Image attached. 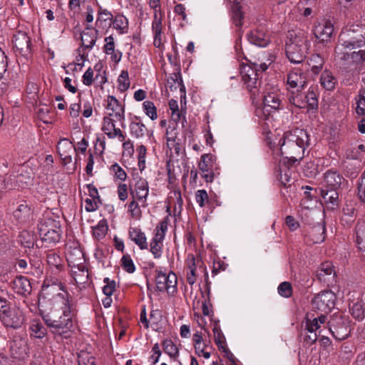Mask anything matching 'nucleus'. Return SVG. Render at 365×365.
<instances>
[{"label": "nucleus", "instance_id": "nucleus-1", "mask_svg": "<svg viewBox=\"0 0 365 365\" xmlns=\"http://www.w3.org/2000/svg\"><path fill=\"white\" fill-rule=\"evenodd\" d=\"M51 281V284L48 279L43 282L42 292L46 298L50 296L51 298L43 299L39 302L38 308H30V311L38 309L46 325L52 329L54 334L66 337L65 334L73 327L72 304L63 284L56 279Z\"/></svg>", "mask_w": 365, "mask_h": 365}, {"label": "nucleus", "instance_id": "nucleus-2", "mask_svg": "<svg viewBox=\"0 0 365 365\" xmlns=\"http://www.w3.org/2000/svg\"><path fill=\"white\" fill-rule=\"evenodd\" d=\"M279 144L282 155L281 164L285 167L287 165L293 166L304 158L305 149L309 145V135L304 129L295 128L285 132Z\"/></svg>", "mask_w": 365, "mask_h": 365}, {"label": "nucleus", "instance_id": "nucleus-3", "mask_svg": "<svg viewBox=\"0 0 365 365\" xmlns=\"http://www.w3.org/2000/svg\"><path fill=\"white\" fill-rule=\"evenodd\" d=\"M310 43L307 34L302 30L289 31L285 42L286 55L293 63H302L306 58Z\"/></svg>", "mask_w": 365, "mask_h": 365}, {"label": "nucleus", "instance_id": "nucleus-4", "mask_svg": "<svg viewBox=\"0 0 365 365\" xmlns=\"http://www.w3.org/2000/svg\"><path fill=\"white\" fill-rule=\"evenodd\" d=\"M365 45V39L363 36L349 29H344L341 31L338 44L335 48V53H339L344 58V52L347 48H359Z\"/></svg>", "mask_w": 365, "mask_h": 365}, {"label": "nucleus", "instance_id": "nucleus-5", "mask_svg": "<svg viewBox=\"0 0 365 365\" xmlns=\"http://www.w3.org/2000/svg\"><path fill=\"white\" fill-rule=\"evenodd\" d=\"M268 66L265 63L253 62L250 65H244L241 68V76L244 83L247 89L252 92L253 89L257 88L260 84L259 76L265 71Z\"/></svg>", "mask_w": 365, "mask_h": 365}, {"label": "nucleus", "instance_id": "nucleus-6", "mask_svg": "<svg viewBox=\"0 0 365 365\" xmlns=\"http://www.w3.org/2000/svg\"><path fill=\"white\" fill-rule=\"evenodd\" d=\"M283 94L277 87H267L264 91V110L275 112L283 108Z\"/></svg>", "mask_w": 365, "mask_h": 365}, {"label": "nucleus", "instance_id": "nucleus-7", "mask_svg": "<svg viewBox=\"0 0 365 365\" xmlns=\"http://www.w3.org/2000/svg\"><path fill=\"white\" fill-rule=\"evenodd\" d=\"M155 284L158 291H166L168 294H173L177 291L178 278L173 272L166 274L162 271H157Z\"/></svg>", "mask_w": 365, "mask_h": 365}, {"label": "nucleus", "instance_id": "nucleus-8", "mask_svg": "<svg viewBox=\"0 0 365 365\" xmlns=\"http://www.w3.org/2000/svg\"><path fill=\"white\" fill-rule=\"evenodd\" d=\"M335 300L336 296L333 292L322 291L312 299V308L327 314L334 307Z\"/></svg>", "mask_w": 365, "mask_h": 365}, {"label": "nucleus", "instance_id": "nucleus-9", "mask_svg": "<svg viewBox=\"0 0 365 365\" xmlns=\"http://www.w3.org/2000/svg\"><path fill=\"white\" fill-rule=\"evenodd\" d=\"M38 230L42 241L46 243L55 244L60 240L61 227L58 223L55 221H49L41 224Z\"/></svg>", "mask_w": 365, "mask_h": 365}, {"label": "nucleus", "instance_id": "nucleus-10", "mask_svg": "<svg viewBox=\"0 0 365 365\" xmlns=\"http://www.w3.org/2000/svg\"><path fill=\"white\" fill-rule=\"evenodd\" d=\"M329 329L332 336L339 341L346 339L350 334V327L341 316H335L330 319Z\"/></svg>", "mask_w": 365, "mask_h": 365}, {"label": "nucleus", "instance_id": "nucleus-11", "mask_svg": "<svg viewBox=\"0 0 365 365\" xmlns=\"http://www.w3.org/2000/svg\"><path fill=\"white\" fill-rule=\"evenodd\" d=\"M317 279L327 286L336 282V273L334 267L330 262L322 263L317 271Z\"/></svg>", "mask_w": 365, "mask_h": 365}, {"label": "nucleus", "instance_id": "nucleus-12", "mask_svg": "<svg viewBox=\"0 0 365 365\" xmlns=\"http://www.w3.org/2000/svg\"><path fill=\"white\" fill-rule=\"evenodd\" d=\"M307 84V77L301 70H294L287 75V85L289 91H301Z\"/></svg>", "mask_w": 365, "mask_h": 365}, {"label": "nucleus", "instance_id": "nucleus-13", "mask_svg": "<svg viewBox=\"0 0 365 365\" xmlns=\"http://www.w3.org/2000/svg\"><path fill=\"white\" fill-rule=\"evenodd\" d=\"M130 195L133 199L140 201L143 207L147 206V197L149 193L148 182L144 178H140L135 184L133 189L130 187Z\"/></svg>", "mask_w": 365, "mask_h": 365}, {"label": "nucleus", "instance_id": "nucleus-14", "mask_svg": "<svg viewBox=\"0 0 365 365\" xmlns=\"http://www.w3.org/2000/svg\"><path fill=\"white\" fill-rule=\"evenodd\" d=\"M57 152L64 164H68L72 161L71 153L76 151L73 143L67 138H61L57 145Z\"/></svg>", "mask_w": 365, "mask_h": 365}, {"label": "nucleus", "instance_id": "nucleus-15", "mask_svg": "<svg viewBox=\"0 0 365 365\" xmlns=\"http://www.w3.org/2000/svg\"><path fill=\"white\" fill-rule=\"evenodd\" d=\"M341 189L321 187L320 193L327 209L334 210L339 207V192Z\"/></svg>", "mask_w": 365, "mask_h": 365}, {"label": "nucleus", "instance_id": "nucleus-16", "mask_svg": "<svg viewBox=\"0 0 365 365\" xmlns=\"http://www.w3.org/2000/svg\"><path fill=\"white\" fill-rule=\"evenodd\" d=\"M106 109L110 110L108 113H113V116L118 121H123L125 120V108L120 102L113 96H108L106 101Z\"/></svg>", "mask_w": 365, "mask_h": 365}, {"label": "nucleus", "instance_id": "nucleus-17", "mask_svg": "<svg viewBox=\"0 0 365 365\" xmlns=\"http://www.w3.org/2000/svg\"><path fill=\"white\" fill-rule=\"evenodd\" d=\"M344 178L336 171L329 170L324 175V181L322 187L329 189H341Z\"/></svg>", "mask_w": 365, "mask_h": 365}, {"label": "nucleus", "instance_id": "nucleus-18", "mask_svg": "<svg viewBox=\"0 0 365 365\" xmlns=\"http://www.w3.org/2000/svg\"><path fill=\"white\" fill-rule=\"evenodd\" d=\"M248 41L257 46L266 47L269 43V37L266 32L261 29L251 31L247 35Z\"/></svg>", "mask_w": 365, "mask_h": 365}, {"label": "nucleus", "instance_id": "nucleus-19", "mask_svg": "<svg viewBox=\"0 0 365 365\" xmlns=\"http://www.w3.org/2000/svg\"><path fill=\"white\" fill-rule=\"evenodd\" d=\"M314 32L316 38L320 41H328L334 32V26L331 21H327L316 26Z\"/></svg>", "mask_w": 365, "mask_h": 365}, {"label": "nucleus", "instance_id": "nucleus-20", "mask_svg": "<svg viewBox=\"0 0 365 365\" xmlns=\"http://www.w3.org/2000/svg\"><path fill=\"white\" fill-rule=\"evenodd\" d=\"M0 319L5 326L13 328L20 327L22 324V320L17 315L15 309H9L7 312L4 311L0 315Z\"/></svg>", "mask_w": 365, "mask_h": 365}, {"label": "nucleus", "instance_id": "nucleus-21", "mask_svg": "<svg viewBox=\"0 0 365 365\" xmlns=\"http://www.w3.org/2000/svg\"><path fill=\"white\" fill-rule=\"evenodd\" d=\"M98 31L91 26H86L81 34L82 46L88 49H91L96 44Z\"/></svg>", "mask_w": 365, "mask_h": 365}, {"label": "nucleus", "instance_id": "nucleus-22", "mask_svg": "<svg viewBox=\"0 0 365 365\" xmlns=\"http://www.w3.org/2000/svg\"><path fill=\"white\" fill-rule=\"evenodd\" d=\"M129 238L135 242L140 250H146L148 247L147 238L143 232L138 227H130L128 230Z\"/></svg>", "mask_w": 365, "mask_h": 365}, {"label": "nucleus", "instance_id": "nucleus-23", "mask_svg": "<svg viewBox=\"0 0 365 365\" xmlns=\"http://www.w3.org/2000/svg\"><path fill=\"white\" fill-rule=\"evenodd\" d=\"M106 44L103 46V51L107 55L110 56L113 61L118 63L122 58V53L120 51L115 50V41L112 35L105 38Z\"/></svg>", "mask_w": 365, "mask_h": 365}, {"label": "nucleus", "instance_id": "nucleus-24", "mask_svg": "<svg viewBox=\"0 0 365 365\" xmlns=\"http://www.w3.org/2000/svg\"><path fill=\"white\" fill-rule=\"evenodd\" d=\"M135 121H132L130 124V133L136 138H140L145 135L148 129L146 126L140 121V118L134 116Z\"/></svg>", "mask_w": 365, "mask_h": 365}, {"label": "nucleus", "instance_id": "nucleus-25", "mask_svg": "<svg viewBox=\"0 0 365 365\" xmlns=\"http://www.w3.org/2000/svg\"><path fill=\"white\" fill-rule=\"evenodd\" d=\"M355 230L356 241L358 248L365 252V220H359Z\"/></svg>", "mask_w": 365, "mask_h": 365}, {"label": "nucleus", "instance_id": "nucleus-26", "mask_svg": "<svg viewBox=\"0 0 365 365\" xmlns=\"http://www.w3.org/2000/svg\"><path fill=\"white\" fill-rule=\"evenodd\" d=\"M67 261L70 266L82 264L84 261L83 252L78 247L69 250L67 253Z\"/></svg>", "mask_w": 365, "mask_h": 365}, {"label": "nucleus", "instance_id": "nucleus-27", "mask_svg": "<svg viewBox=\"0 0 365 365\" xmlns=\"http://www.w3.org/2000/svg\"><path fill=\"white\" fill-rule=\"evenodd\" d=\"M166 86L171 91L177 90L178 88L181 91L185 89L182 84L180 68H178V72H175L169 76V78L167 79Z\"/></svg>", "mask_w": 365, "mask_h": 365}, {"label": "nucleus", "instance_id": "nucleus-28", "mask_svg": "<svg viewBox=\"0 0 365 365\" xmlns=\"http://www.w3.org/2000/svg\"><path fill=\"white\" fill-rule=\"evenodd\" d=\"M336 82L337 81L336 78L330 71L325 70L322 73L320 77V83L322 86L326 90L332 91L334 89Z\"/></svg>", "mask_w": 365, "mask_h": 365}, {"label": "nucleus", "instance_id": "nucleus-29", "mask_svg": "<svg viewBox=\"0 0 365 365\" xmlns=\"http://www.w3.org/2000/svg\"><path fill=\"white\" fill-rule=\"evenodd\" d=\"M325 226L324 225L319 224L312 228L309 232V237L312 240L313 243H320L325 239Z\"/></svg>", "mask_w": 365, "mask_h": 365}, {"label": "nucleus", "instance_id": "nucleus-30", "mask_svg": "<svg viewBox=\"0 0 365 365\" xmlns=\"http://www.w3.org/2000/svg\"><path fill=\"white\" fill-rule=\"evenodd\" d=\"M327 320V317L324 314H321L317 318L314 319H307L305 322V331H316L320 328L321 324H324Z\"/></svg>", "mask_w": 365, "mask_h": 365}, {"label": "nucleus", "instance_id": "nucleus-31", "mask_svg": "<svg viewBox=\"0 0 365 365\" xmlns=\"http://www.w3.org/2000/svg\"><path fill=\"white\" fill-rule=\"evenodd\" d=\"M279 167L280 171L279 175V181L284 187H289L292 185V176L289 169L292 166H288L287 165L285 167L283 164H281V162L279 161Z\"/></svg>", "mask_w": 365, "mask_h": 365}, {"label": "nucleus", "instance_id": "nucleus-32", "mask_svg": "<svg viewBox=\"0 0 365 365\" xmlns=\"http://www.w3.org/2000/svg\"><path fill=\"white\" fill-rule=\"evenodd\" d=\"M113 14L106 9L100 8L96 21V25L99 27L110 26L112 24Z\"/></svg>", "mask_w": 365, "mask_h": 365}, {"label": "nucleus", "instance_id": "nucleus-33", "mask_svg": "<svg viewBox=\"0 0 365 365\" xmlns=\"http://www.w3.org/2000/svg\"><path fill=\"white\" fill-rule=\"evenodd\" d=\"M163 237L160 235H155L150 242V252L155 258H159L162 255Z\"/></svg>", "mask_w": 365, "mask_h": 365}, {"label": "nucleus", "instance_id": "nucleus-34", "mask_svg": "<svg viewBox=\"0 0 365 365\" xmlns=\"http://www.w3.org/2000/svg\"><path fill=\"white\" fill-rule=\"evenodd\" d=\"M31 335L34 337L41 339L46 334V328L42 325L39 319H33L30 325Z\"/></svg>", "mask_w": 365, "mask_h": 365}, {"label": "nucleus", "instance_id": "nucleus-35", "mask_svg": "<svg viewBox=\"0 0 365 365\" xmlns=\"http://www.w3.org/2000/svg\"><path fill=\"white\" fill-rule=\"evenodd\" d=\"M113 28L119 31L120 34L127 33L128 28V19L123 15L115 16L112 20Z\"/></svg>", "mask_w": 365, "mask_h": 365}, {"label": "nucleus", "instance_id": "nucleus-36", "mask_svg": "<svg viewBox=\"0 0 365 365\" xmlns=\"http://www.w3.org/2000/svg\"><path fill=\"white\" fill-rule=\"evenodd\" d=\"M11 44L14 51L21 54L23 50V33L21 29L14 31L11 36Z\"/></svg>", "mask_w": 365, "mask_h": 365}, {"label": "nucleus", "instance_id": "nucleus-37", "mask_svg": "<svg viewBox=\"0 0 365 365\" xmlns=\"http://www.w3.org/2000/svg\"><path fill=\"white\" fill-rule=\"evenodd\" d=\"M47 262L51 268L56 269L59 271L63 267V259L56 252L50 251L47 254Z\"/></svg>", "mask_w": 365, "mask_h": 365}, {"label": "nucleus", "instance_id": "nucleus-38", "mask_svg": "<svg viewBox=\"0 0 365 365\" xmlns=\"http://www.w3.org/2000/svg\"><path fill=\"white\" fill-rule=\"evenodd\" d=\"M324 61L319 54H314L309 59V65L314 74H318L323 68Z\"/></svg>", "mask_w": 365, "mask_h": 365}, {"label": "nucleus", "instance_id": "nucleus-39", "mask_svg": "<svg viewBox=\"0 0 365 365\" xmlns=\"http://www.w3.org/2000/svg\"><path fill=\"white\" fill-rule=\"evenodd\" d=\"M113 113H108L107 116L103 118V122L102 125V130L105 134L109 138L110 133L115 132V130L118 128H115V121L116 119L112 118Z\"/></svg>", "mask_w": 365, "mask_h": 365}, {"label": "nucleus", "instance_id": "nucleus-40", "mask_svg": "<svg viewBox=\"0 0 365 365\" xmlns=\"http://www.w3.org/2000/svg\"><path fill=\"white\" fill-rule=\"evenodd\" d=\"M156 14L154 12V19L152 24V29L154 34V45H157V41L158 37L161 36L162 34V20H161V13Z\"/></svg>", "mask_w": 365, "mask_h": 365}, {"label": "nucleus", "instance_id": "nucleus-41", "mask_svg": "<svg viewBox=\"0 0 365 365\" xmlns=\"http://www.w3.org/2000/svg\"><path fill=\"white\" fill-rule=\"evenodd\" d=\"M196 265L193 256L187 262V282L189 284L192 285L196 282Z\"/></svg>", "mask_w": 365, "mask_h": 365}, {"label": "nucleus", "instance_id": "nucleus-42", "mask_svg": "<svg viewBox=\"0 0 365 365\" xmlns=\"http://www.w3.org/2000/svg\"><path fill=\"white\" fill-rule=\"evenodd\" d=\"M108 230L106 220H101L97 225L93 227V235L97 240L103 239Z\"/></svg>", "mask_w": 365, "mask_h": 365}, {"label": "nucleus", "instance_id": "nucleus-43", "mask_svg": "<svg viewBox=\"0 0 365 365\" xmlns=\"http://www.w3.org/2000/svg\"><path fill=\"white\" fill-rule=\"evenodd\" d=\"M143 111L152 120L158 118L157 108L153 102L145 101L143 103Z\"/></svg>", "mask_w": 365, "mask_h": 365}, {"label": "nucleus", "instance_id": "nucleus-44", "mask_svg": "<svg viewBox=\"0 0 365 365\" xmlns=\"http://www.w3.org/2000/svg\"><path fill=\"white\" fill-rule=\"evenodd\" d=\"M214 341L218 349L223 348L226 345L225 337L218 324H215L213 329Z\"/></svg>", "mask_w": 365, "mask_h": 365}, {"label": "nucleus", "instance_id": "nucleus-45", "mask_svg": "<svg viewBox=\"0 0 365 365\" xmlns=\"http://www.w3.org/2000/svg\"><path fill=\"white\" fill-rule=\"evenodd\" d=\"M118 88L121 92L125 91L130 86L128 73L126 71H122L118 78Z\"/></svg>", "mask_w": 365, "mask_h": 365}, {"label": "nucleus", "instance_id": "nucleus-46", "mask_svg": "<svg viewBox=\"0 0 365 365\" xmlns=\"http://www.w3.org/2000/svg\"><path fill=\"white\" fill-rule=\"evenodd\" d=\"M163 351L171 357L178 354V348L170 339H165L163 341Z\"/></svg>", "mask_w": 365, "mask_h": 365}, {"label": "nucleus", "instance_id": "nucleus-47", "mask_svg": "<svg viewBox=\"0 0 365 365\" xmlns=\"http://www.w3.org/2000/svg\"><path fill=\"white\" fill-rule=\"evenodd\" d=\"M351 314L352 317L358 321H361L364 319V310L363 305L360 303H355L351 308Z\"/></svg>", "mask_w": 365, "mask_h": 365}, {"label": "nucleus", "instance_id": "nucleus-48", "mask_svg": "<svg viewBox=\"0 0 365 365\" xmlns=\"http://www.w3.org/2000/svg\"><path fill=\"white\" fill-rule=\"evenodd\" d=\"M121 266L125 271L128 273H133L135 270V266L129 255H125L121 259Z\"/></svg>", "mask_w": 365, "mask_h": 365}, {"label": "nucleus", "instance_id": "nucleus-49", "mask_svg": "<svg viewBox=\"0 0 365 365\" xmlns=\"http://www.w3.org/2000/svg\"><path fill=\"white\" fill-rule=\"evenodd\" d=\"M212 155L209 154H204L201 156L198 168L202 173H206L210 169V162L212 160Z\"/></svg>", "mask_w": 365, "mask_h": 365}, {"label": "nucleus", "instance_id": "nucleus-50", "mask_svg": "<svg viewBox=\"0 0 365 365\" xmlns=\"http://www.w3.org/2000/svg\"><path fill=\"white\" fill-rule=\"evenodd\" d=\"M39 165L38 160L37 158L34 156H31L29 159L24 162V167L26 168V173L29 175L34 173L38 169Z\"/></svg>", "mask_w": 365, "mask_h": 365}, {"label": "nucleus", "instance_id": "nucleus-51", "mask_svg": "<svg viewBox=\"0 0 365 365\" xmlns=\"http://www.w3.org/2000/svg\"><path fill=\"white\" fill-rule=\"evenodd\" d=\"M278 293L283 297L288 298L292 294V287L289 282H283L278 287Z\"/></svg>", "mask_w": 365, "mask_h": 365}, {"label": "nucleus", "instance_id": "nucleus-52", "mask_svg": "<svg viewBox=\"0 0 365 365\" xmlns=\"http://www.w3.org/2000/svg\"><path fill=\"white\" fill-rule=\"evenodd\" d=\"M291 92L292 95L289 97V102L297 108H305L306 102L303 100V96L299 93L294 95V91H292Z\"/></svg>", "mask_w": 365, "mask_h": 365}, {"label": "nucleus", "instance_id": "nucleus-53", "mask_svg": "<svg viewBox=\"0 0 365 365\" xmlns=\"http://www.w3.org/2000/svg\"><path fill=\"white\" fill-rule=\"evenodd\" d=\"M110 170L114 173L115 178L120 180L121 181H125L126 180V173L118 163L112 165Z\"/></svg>", "mask_w": 365, "mask_h": 365}, {"label": "nucleus", "instance_id": "nucleus-54", "mask_svg": "<svg viewBox=\"0 0 365 365\" xmlns=\"http://www.w3.org/2000/svg\"><path fill=\"white\" fill-rule=\"evenodd\" d=\"M195 200L200 207H203L208 202V194L205 190H199L195 192Z\"/></svg>", "mask_w": 365, "mask_h": 365}, {"label": "nucleus", "instance_id": "nucleus-55", "mask_svg": "<svg viewBox=\"0 0 365 365\" xmlns=\"http://www.w3.org/2000/svg\"><path fill=\"white\" fill-rule=\"evenodd\" d=\"M305 98H307L306 105L309 109H317L318 108V99L314 91H309Z\"/></svg>", "mask_w": 365, "mask_h": 365}, {"label": "nucleus", "instance_id": "nucleus-56", "mask_svg": "<svg viewBox=\"0 0 365 365\" xmlns=\"http://www.w3.org/2000/svg\"><path fill=\"white\" fill-rule=\"evenodd\" d=\"M104 283L106 284L103 287V292L106 296H111L115 289V281H110L109 278L106 277L104 279Z\"/></svg>", "mask_w": 365, "mask_h": 365}, {"label": "nucleus", "instance_id": "nucleus-57", "mask_svg": "<svg viewBox=\"0 0 365 365\" xmlns=\"http://www.w3.org/2000/svg\"><path fill=\"white\" fill-rule=\"evenodd\" d=\"M349 63H361L365 61V51L359 50V51H353L350 53Z\"/></svg>", "mask_w": 365, "mask_h": 365}, {"label": "nucleus", "instance_id": "nucleus-58", "mask_svg": "<svg viewBox=\"0 0 365 365\" xmlns=\"http://www.w3.org/2000/svg\"><path fill=\"white\" fill-rule=\"evenodd\" d=\"M358 195L360 200L365 202V170L363 171L358 184Z\"/></svg>", "mask_w": 365, "mask_h": 365}, {"label": "nucleus", "instance_id": "nucleus-59", "mask_svg": "<svg viewBox=\"0 0 365 365\" xmlns=\"http://www.w3.org/2000/svg\"><path fill=\"white\" fill-rule=\"evenodd\" d=\"M128 210L131 214V216L135 218L140 217L141 215V210L138 203L136 202V199H133L128 205Z\"/></svg>", "mask_w": 365, "mask_h": 365}, {"label": "nucleus", "instance_id": "nucleus-60", "mask_svg": "<svg viewBox=\"0 0 365 365\" xmlns=\"http://www.w3.org/2000/svg\"><path fill=\"white\" fill-rule=\"evenodd\" d=\"M78 365H95V358L87 353L78 355Z\"/></svg>", "mask_w": 365, "mask_h": 365}, {"label": "nucleus", "instance_id": "nucleus-61", "mask_svg": "<svg viewBox=\"0 0 365 365\" xmlns=\"http://www.w3.org/2000/svg\"><path fill=\"white\" fill-rule=\"evenodd\" d=\"M12 288L14 292L19 295H23V278L21 276H18L12 283Z\"/></svg>", "mask_w": 365, "mask_h": 365}, {"label": "nucleus", "instance_id": "nucleus-62", "mask_svg": "<svg viewBox=\"0 0 365 365\" xmlns=\"http://www.w3.org/2000/svg\"><path fill=\"white\" fill-rule=\"evenodd\" d=\"M118 196L121 201L128 198V186L125 183H120L118 186Z\"/></svg>", "mask_w": 365, "mask_h": 365}, {"label": "nucleus", "instance_id": "nucleus-63", "mask_svg": "<svg viewBox=\"0 0 365 365\" xmlns=\"http://www.w3.org/2000/svg\"><path fill=\"white\" fill-rule=\"evenodd\" d=\"M93 71L88 68L83 76V83L86 86H91L93 83Z\"/></svg>", "mask_w": 365, "mask_h": 365}, {"label": "nucleus", "instance_id": "nucleus-64", "mask_svg": "<svg viewBox=\"0 0 365 365\" xmlns=\"http://www.w3.org/2000/svg\"><path fill=\"white\" fill-rule=\"evenodd\" d=\"M356 111L358 115L365 116V96H364V98L360 97L358 101Z\"/></svg>", "mask_w": 365, "mask_h": 365}]
</instances>
